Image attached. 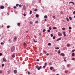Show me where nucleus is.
I'll return each mask as SVG.
<instances>
[{
  "instance_id": "nucleus-3",
  "label": "nucleus",
  "mask_w": 75,
  "mask_h": 75,
  "mask_svg": "<svg viewBox=\"0 0 75 75\" xmlns=\"http://www.w3.org/2000/svg\"><path fill=\"white\" fill-rule=\"evenodd\" d=\"M14 72L15 74H16L17 73V71L16 70H15L14 71Z\"/></svg>"
},
{
  "instance_id": "nucleus-6",
  "label": "nucleus",
  "mask_w": 75,
  "mask_h": 75,
  "mask_svg": "<svg viewBox=\"0 0 75 75\" xmlns=\"http://www.w3.org/2000/svg\"><path fill=\"white\" fill-rule=\"evenodd\" d=\"M61 56H62V57H64V56H65V54H64L63 53H62L61 54Z\"/></svg>"
},
{
  "instance_id": "nucleus-48",
  "label": "nucleus",
  "mask_w": 75,
  "mask_h": 75,
  "mask_svg": "<svg viewBox=\"0 0 75 75\" xmlns=\"http://www.w3.org/2000/svg\"><path fill=\"white\" fill-rule=\"evenodd\" d=\"M2 55V53H0V56H1Z\"/></svg>"
},
{
  "instance_id": "nucleus-28",
  "label": "nucleus",
  "mask_w": 75,
  "mask_h": 75,
  "mask_svg": "<svg viewBox=\"0 0 75 75\" xmlns=\"http://www.w3.org/2000/svg\"><path fill=\"white\" fill-rule=\"evenodd\" d=\"M32 14V11H30V14Z\"/></svg>"
},
{
  "instance_id": "nucleus-21",
  "label": "nucleus",
  "mask_w": 75,
  "mask_h": 75,
  "mask_svg": "<svg viewBox=\"0 0 75 75\" xmlns=\"http://www.w3.org/2000/svg\"><path fill=\"white\" fill-rule=\"evenodd\" d=\"M23 45H25V46H27V44H26V43H24L23 44Z\"/></svg>"
},
{
  "instance_id": "nucleus-29",
  "label": "nucleus",
  "mask_w": 75,
  "mask_h": 75,
  "mask_svg": "<svg viewBox=\"0 0 75 75\" xmlns=\"http://www.w3.org/2000/svg\"><path fill=\"white\" fill-rule=\"evenodd\" d=\"M36 68H37V69H38V68H39L38 66H36Z\"/></svg>"
},
{
  "instance_id": "nucleus-37",
  "label": "nucleus",
  "mask_w": 75,
  "mask_h": 75,
  "mask_svg": "<svg viewBox=\"0 0 75 75\" xmlns=\"http://www.w3.org/2000/svg\"><path fill=\"white\" fill-rule=\"evenodd\" d=\"M22 6V5H21L20 4L19 6V7H21Z\"/></svg>"
},
{
  "instance_id": "nucleus-13",
  "label": "nucleus",
  "mask_w": 75,
  "mask_h": 75,
  "mask_svg": "<svg viewBox=\"0 0 75 75\" xmlns=\"http://www.w3.org/2000/svg\"><path fill=\"white\" fill-rule=\"evenodd\" d=\"M34 11H38V9H35L34 10Z\"/></svg>"
},
{
  "instance_id": "nucleus-14",
  "label": "nucleus",
  "mask_w": 75,
  "mask_h": 75,
  "mask_svg": "<svg viewBox=\"0 0 75 75\" xmlns=\"http://www.w3.org/2000/svg\"><path fill=\"white\" fill-rule=\"evenodd\" d=\"M72 56L73 57H74V56H75V54L74 53H73L72 54Z\"/></svg>"
},
{
  "instance_id": "nucleus-7",
  "label": "nucleus",
  "mask_w": 75,
  "mask_h": 75,
  "mask_svg": "<svg viewBox=\"0 0 75 75\" xmlns=\"http://www.w3.org/2000/svg\"><path fill=\"white\" fill-rule=\"evenodd\" d=\"M61 40V38H59V39H57V41H59V40Z\"/></svg>"
},
{
  "instance_id": "nucleus-42",
  "label": "nucleus",
  "mask_w": 75,
  "mask_h": 75,
  "mask_svg": "<svg viewBox=\"0 0 75 75\" xmlns=\"http://www.w3.org/2000/svg\"><path fill=\"white\" fill-rule=\"evenodd\" d=\"M33 41L35 42H37V41H35V39H34Z\"/></svg>"
},
{
  "instance_id": "nucleus-17",
  "label": "nucleus",
  "mask_w": 75,
  "mask_h": 75,
  "mask_svg": "<svg viewBox=\"0 0 75 75\" xmlns=\"http://www.w3.org/2000/svg\"><path fill=\"white\" fill-rule=\"evenodd\" d=\"M70 66V65L68 64L67 65V68H69V67Z\"/></svg>"
},
{
  "instance_id": "nucleus-62",
  "label": "nucleus",
  "mask_w": 75,
  "mask_h": 75,
  "mask_svg": "<svg viewBox=\"0 0 75 75\" xmlns=\"http://www.w3.org/2000/svg\"><path fill=\"white\" fill-rule=\"evenodd\" d=\"M73 14H75V11H74L73 13Z\"/></svg>"
},
{
  "instance_id": "nucleus-58",
  "label": "nucleus",
  "mask_w": 75,
  "mask_h": 75,
  "mask_svg": "<svg viewBox=\"0 0 75 75\" xmlns=\"http://www.w3.org/2000/svg\"><path fill=\"white\" fill-rule=\"evenodd\" d=\"M1 73H2V71H0V74H1Z\"/></svg>"
},
{
  "instance_id": "nucleus-10",
  "label": "nucleus",
  "mask_w": 75,
  "mask_h": 75,
  "mask_svg": "<svg viewBox=\"0 0 75 75\" xmlns=\"http://www.w3.org/2000/svg\"><path fill=\"white\" fill-rule=\"evenodd\" d=\"M69 3H70V4L72 3V4H73L74 5V4H74V2H72V1L70 2Z\"/></svg>"
},
{
  "instance_id": "nucleus-47",
  "label": "nucleus",
  "mask_w": 75,
  "mask_h": 75,
  "mask_svg": "<svg viewBox=\"0 0 75 75\" xmlns=\"http://www.w3.org/2000/svg\"><path fill=\"white\" fill-rule=\"evenodd\" d=\"M17 8V7H16V6H14L13 7V8Z\"/></svg>"
},
{
  "instance_id": "nucleus-54",
  "label": "nucleus",
  "mask_w": 75,
  "mask_h": 75,
  "mask_svg": "<svg viewBox=\"0 0 75 75\" xmlns=\"http://www.w3.org/2000/svg\"><path fill=\"white\" fill-rule=\"evenodd\" d=\"M14 39L15 40H17V38L16 37H15Z\"/></svg>"
},
{
  "instance_id": "nucleus-61",
  "label": "nucleus",
  "mask_w": 75,
  "mask_h": 75,
  "mask_svg": "<svg viewBox=\"0 0 75 75\" xmlns=\"http://www.w3.org/2000/svg\"><path fill=\"white\" fill-rule=\"evenodd\" d=\"M39 35H41V33H39Z\"/></svg>"
},
{
  "instance_id": "nucleus-1",
  "label": "nucleus",
  "mask_w": 75,
  "mask_h": 75,
  "mask_svg": "<svg viewBox=\"0 0 75 75\" xmlns=\"http://www.w3.org/2000/svg\"><path fill=\"white\" fill-rule=\"evenodd\" d=\"M58 35L59 36V37H61L62 35V34L61 33L59 32L58 33Z\"/></svg>"
},
{
  "instance_id": "nucleus-15",
  "label": "nucleus",
  "mask_w": 75,
  "mask_h": 75,
  "mask_svg": "<svg viewBox=\"0 0 75 75\" xmlns=\"http://www.w3.org/2000/svg\"><path fill=\"white\" fill-rule=\"evenodd\" d=\"M36 17L37 18H38V15L37 14L36 15Z\"/></svg>"
},
{
  "instance_id": "nucleus-25",
  "label": "nucleus",
  "mask_w": 75,
  "mask_h": 75,
  "mask_svg": "<svg viewBox=\"0 0 75 75\" xmlns=\"http://www.w3.org/2000/svg\"><path fill=\"white\" fill-rule=\"evenodd\" d=\"M4 64H2V67H4Z\"/></svg>"
},
{
  "instance_id": "nucleus-55",
  "label": "nucleus",
  "mask_w": 75,
  "mask_h": 75,
  "mask_svg": "<svg viewBox=\"0 0 75 75\" xmlns=\"http://www.w3.org/2000/svg\"><path fill=\"white\" fill-rule=\"evenodd\" d=\"M44 52L45 54H46V53H47V52H46V51H45Z\"/></svg>"
},
{
  "instance_id": "nucleus-38",
  "label": "nucleus",
  "mask_w": 75,
  "mask_h": 75,
  "mask_svg": "<svg viewBox=\"0 0 75 75\" xmlns=\"http://www.w3.org/2000/svg\"><path fill=\"white\" fill-rule=\"evenodd\" d=\"M48 45H51V43H49L48 44Z\"/></svg>"
},
{
  "instance_id": "nucleus-60",
  "label": "nucleus",
  "mask_w": 75,
  "mask_h": 75,
  "mask_svg": "<svg viewBox=\"0 0 75 75\" xmlns=\"http://www.w3.org/2000/svg\"><path fill=\"white\" fill-rule=\"evenodd\" d=\"M45 21H47V19H45Z\"/></svg>"
},
{
  "instance_id": "nucleus-27",
  "label": "nucleus",
  "mask_w": 75,
  "mask_h": 75,
  "mask_svg": "<svg viewBox=\"0 0 75 75\" xmlns=\"http://www.w3.org/2000/svg\"><path fill=\"white\" fill-rule=\"evenodd\" d=\"M46 31V30L45 29H44L43 30V33H44V32H45V31Z\"/></svg>"
},
{
  "instance_id": "nucleus-51",
  "label": "nucleus",
  "mask_w": 75,
  "mask_h": 75,
  "mask_svg": "<svg viewBox=\"0 0 75 75\" xmlns=\"http://www.w3.org/2000/svg\"><path fill=\"white\" fill-rule=\"evenodd\" d=\"M45 68V66H44L42 68Z\"/></svg>"
},
{
  "instance_id": "nucleus-20",
  "label": "nucleus",
  "mask_w": 75,
  "mask_h": 75,
  "mask_svg": "<svg viewBox=\"0 0 75 75\" xmlns=\"http://www.w3.org/2000/svg\"><path fill=\"white\" fill-rule=\"evenodd\" d=\"M69 18L70 20H72V18L71 16L69 17Z\"/></svg>"
},
{
  "instance_id": "nucleus-32",
  "label": "nucleus",
  "mask_w": 75,
  "mask_h": 75,
  "mask_svg": "<svg viewBox=\"0 0 75 75\" xmlns=\"http://www.w3.org/2000/svg\"><path fill=\"white\" fill-rule=\"evenodd\" d=\"M1 45H4V43H3V42H1Z\"/></svg>"
},
{
  "instance_id": "nucleus-8",
  "label": "nucleus",
  "mask_w": 75,
  "mask_h": 75,
  "mask_svg": "<svg viewBox=\"0 0 75 75\" xmlns=\"http://www.w3.org/2000/svg\"><path fill=\"white\" fill-rule=\"evenodd\" d=\"M3 61H5V62H6V59L4 58H3Z\"/></svg>"
},
{
  "instance_id": "nucleus-52",
  "label": "nucleus",
  "mask_w": 75,
  "mask_h": 75,
  "mask_svg": "<svg viewBox=\"0 0 75 75\" xmlns=\"http://www.w3.org/2000/svg\"><path fill=\"white\" fill-rule=\"evenodd\" d=\"M46 55H47V56H48V55H49V54L47 53L46 54Z\"/></svg>"
},
{
  "instance_id": "nucleus-26",
  "label": "nucleus",
  "mask_w": 75,
  "mask_h": 75,
  "mask_svg": "<svg viewBox=\"0 0 75 75\" xmlns=\"http://www.w3.org/2000/svg\"><path fill=\"white\" fill-rule=\"evenodd\" d=\"M47 31L48 32V33H50V32H51L50 30H47Z\"/></svg>"
},
{
  "instance_id": "nucleus-35",
  "label": "nucleus",
  "mask_w": 75,
  "mask_h": 75,
  "mask_svg": "<svg viewBox=\"0 0 75 75\" xmlns=\"http://www.w3.org/2000/svg\"><path fill=\"white\" fill-rule=\"evenodd\" d=\"M35 23H38V21H36L35 22Z\"/></svg>"
},
{
  "instance_id": "nucleus-11",
  "label": "nucleus",
  "mask_w": 75,
  "mask_h": 75,
  "mask_svg": "<svg viewBox=\"0 0 75 75\" xmlns=\"http://www.w3.org/2000/svg\"><path fill=\"white\" fill-rule=\"evenodd\" d=\"M57 28L56 27H54L53 28V29L54 30H56Z\"/></svg>"
},
{
  "instance_id": "nucleus-45",
  "label": "nucleus",
  "mask_w": 75,
  "mask_h": 75,
  "mask_svg": "<svg viewBox=\"0 0 75 75\" xmlns=\"http://www.w3.org/2000/svg\"><path fill=\"white\" fill-rule=\"evenodd\" d=\"M69 30H71V27H69Z\"/></svg>"
},
{
  "instance_id": "nucleus-64",
  "label": "nucleus",
  "mask_w": 75,
  "mask_h": 75,
  "mask_svg": "<svg viewBox=\"0 0 75 75\" xmlns=\"http://www.w3.org/2000/svg\"><path fill=\"white\" fill-rule=\"evenodd\" d=\"M11 41L10 40H8V41L10 42Z\"/></svg>"
},
{
  "instance_id": "nucleus-5",
  "label": "nucleus",
  "mask_w": 75,
  "mask_h": 75,
  "mask_svg": "<svg viewBox=\"0 0 75 75\" xmlns=\"http://www.w3.org/2000/svg\"><path fill=\"white\" fill-rule=\"evenodd\" d=\"M62 33L63 34L64 37H66V35L65 34V32H63Z\"/></svg>"
},
{
  "instance_id": "nucleus-57",
  "label": "nucleus",
  "mask_w": 75,
  "mask_h": 75,
  "mask_svg": "<svg viewBox=\"0 0 75 75\" xmlns=\"http://www.w3.org/2000/svg\"><path fill=\"white\" fill-rule=\"evenodd\" d=\"M64 61H65V62H66V59H64Z\"/></svg>"
},
{
  "instance_id": "nucleus-34",
  "label": "nucleus",
  "mask_w": 75,
  "mask_h": 75,
  "mask_svg": "<svg viewBox=\"0 0 75 75\" xmlns=\"http://www.w3.org/2000/svg\"><path fill=\"white\" fill-rule=\"evenodd\" d=\"M62 30H65V28H62Z\"/></svg>"
},
{
  "instance_id": "nucleus-36",
  "label": "nucleus",
  "mask_w": 75,
  "mask_h": 75,
  "mask_svg": "<svg viewBox=\"0 0 75 75\" xmlns=\"http://www.w3.org/2000/svg\"><path fill=\"white\" fill-rule=\"evenodd\" d=\"M47 64V63H45V66H46Z\"/></svg>"
},
{
  "instance_id": "nucleus-16",
  "label": "nucleus",
  "mask_w": 75,
  "mask_h": 75,
  "mask_svg": "<svg viewBox=\"0 0 75 75\" xmlns=\"http://www.w3.org/2000/svg\"><path fill=\"white\" fill-rule=\"evenodd\" d=\"M33 23V21H31L30 22V24H32Z\"/></svg>"
},
{
  "instance_id": "nucleus-43",
  "label": "nucleus",
  "mask_w": 75,
  "mask_h": 75,
  "mask_svg": "<svg viewBox=\"0 0 75 75\" xmlns=\"http://www.w3.org/2000/svg\"><path fill=\"white\" fill-rule=\"evenodd\" d=\"M19 4H17L16 5V7H18L19 6Z\"/></svg>"
},
{
  "instance_id": "nucleus-30",
  "label": "nucleus",
  "mask_w": 75,
  "mask_h": 75,
  "mask_svg": "<svg viewBox=\"0 0 75 75\" xmlns=\"http://www.w3.org/2000/svg\"><path fill=\"white\" fill-rule=\"evenodd\" d=\"M53 18H54V19H55V18H56L55 17V16H53Z\"/></svg>"
},
{
  "instance_id": "nucleus-31",
  "label": "nucleus",
  "mask_w": 75,
  "mask_h": 75,
  "mask_svg": "<svg viewBox=\"0 0 75 75\" xmlns=\"http://www.w3.org/2000/svg\"><path fill=\"white\" fill-rule=\"evenodd\" d=\"M67 47H70V44H68L67 45Z\"/></svg>"
},
{
  "instance_id": "nucleus-23",
  "label": "nucleus",
  "mask_w": 75,
  "mask_h": 75,
  "mask_svg": "<svg viewBox=\"0 0 75 75\" xmlns=\"http://www.w3.org/2000/svg\"><path fill=\"white\" fill-rule=\"evenodd\" d=\"M49 30H51V29H52V28H51V26L49 27Z\"/></svg>"
},
{
  "instance_id": "nucleus-44",
  "label": "nucleus",
  "mask_w": 75,
  "mask_h": 75,
  "mask_svg": "<svg viewBox=\"0 0 75 75\" xmlns=\"http://www.w3.org/2000/svg\"><path fill=\"white\" fill-rule=\"evenodd\" d=\"M7 28H10V26L9 25H8L7 26Z\"/></svg>"
},
{
  "instance_id": "nucleus-39",
  "label": "nucleus",
  "mask_w": 75,
  "mask_h": 75,
  "mask_svg": "<svg viewBox=\"0 0 75 75\" xmlns=\"http://www.w3.org/2000/svg\"><path fill=\"white\" fill-rule=\"evenodd\" d=\"M61 53V51L60 50H59L58 54H60Z\"/></svg>"
},
{
  "instance_id": "nucleus-40",
  "label": "nucleus",
  "mask_w": 75,
  "mask_h": 75,
  "mask_svg": "<svg viewBox=\"0 0 75 75\" xmlns=\"http://www.w3.org/2000/svg\"><path fill=\"white\" fill-rule=\"evenodd\" d=\"M55 37L54 36V37H53V40L55 39Z\"/></svg>"
},
{
  "instance_id": "nucleus-12",
  "label": "nucleus",
  "mask_w": 75,
  "mask_h": 75,
  "mask_svg": "<svg viewBox=\"0 0 75 75\" xmlns=\"http://www.w3.org/2000/svg\"><path fill=\"white\" fill-rule=\"evenodd\" d=\"M41 68V66H40V67H38V70H40Z\"/></svg>"
},
{
  "instance_id": "nucleus-19",
  "label": "nucleus",
  "mask_w": 75,
  "mask_h": 75,
  "mask_svg": "<svg viewBox=\"0 0 75 75\" xmlns=\"http://www.w3.org/2000/svg\"><path fill=\"white\" fill-rule=\"evenodd\" d=\"M55 49H56V50H59V47H55Z\"/></svg>"
},
{
  "instance_id": "nucleus-33",
  "label": "nucleus",
  "mask_w": 75,
  "mask_h": 75,
  "mask_svg": "<svg viewBox=\"0 0 75 75\" xmlns=\"http://www.w3.org/2000/svg\"><path fill=\"white\" fill-rule=\"evenodd\" d=\"M66 19L67 21H69V18H66Z\"/></svg>"
},
{
  "instance_id": "nucleus-46",
  "label": "nucleus",
  "mask_w": 75,
  "mask_h": 75,
  "mask_svg": "<svg viewBox=\"0 0 75 75\" xmlns=\"http://www.w3.org/2000/svg\"><path fill=\"white\" fill-rule=\"evenodd\" d=\"M17 25H20V23H18Z\"/></svg>"
},
{
  "instance_id": "nucleus-53",
  "label": "nucleus",
  "mask_w": 75,
  "mask_h": 75,
  "mask_svg": "<svg viewBox=\"0 0 75 75\" xmlns=\"http://www.w3.org/2000/svg\"><path fill=\"white\" fill-rule=\"evenodd\" d=\"M28 74H30V72L29 71H28Z\"/></svg>"
},
{
  "instance_id": "nucleus-50",
  "label": "nucleus",
  "mask_w": 75,
  "mask_h": 75,
  "mask_svg": "<svg viewBox=\"0 0 75 75\" xmlns=\"http://www.w3.org/2000/svg\"><path fill=\"white\" fill-rule=\"evenodd\" d=\"M72 60H73V61H74V60H75V58H72Z\"/></svg>"
},
{
  "instance_id": "nucleus-24",
  "label": "nucleus",
  "mask_w": 75,
  "mask_h": 75,
  "mask_svg": "<svg viewBox=\"0 0 75 75\" xmlns=\"http://www.w3.org/2000/svg\"><path fill=\"white\" fill-rule=\"evenodd\" d=\"M75 52V50H73L72 51H71V52Z\"/></svg>"
},
{
  "instance_id": "nucleus-9",
  "label": "nucleus",
  "mask_w": 75,
  "mask_h": 75,
  "mask_svg": "<svg viewBox=\"0 0 75 75\" xmlns=\"http://www.w3.org/2000/svg\"><path fill=\"white\" fill-rule=\"evenodd\" d=\"M47 17H48V16L47 15L45 16L44 17V18H47Z\"/></svg>"
},
{
  "instance_id": "nucleus-41",
  "label": "nucleus",
  "mask_w": 75,
  "mask_h": 75,
  "mask_svg": "<svg viewBox=\"0 0 75 75\" xmlns=\"http://www.w3.org/2000/svg\"><path fill=\"white\" fill-rule=\"evenodd\" d=\"M51 37H53V34H51Z\"/></svg>"
},
{
  "instance_id": "nucleus-59",
  "label": "nucleus",
  "mask_w": 75,
  "mask_h": 75,
  "mask_svg": "<svg viewBox=\"0 0 75 75\" xmlns=\"http://www.w3.org/2000/svg\"><path fill=\"white\" fill-rule=\"evenodd\" d=\"M65 73H66V74H67V71H65Z\"/></svg>"
},
{
  "instance_id": "nucleus-22",
  "label": "nucleus",
  "mask_w": 75,
  "mask_h": 75,
  "mask_svg": "<svg viewBox=\"0 0 75 75\" xmlns=\"http://www.w3.org/2000/svg\"><path fill=\"white\" fill-rule=\"evenodd\" d=\"M12 57L13 58H14V57H15V55H14V54H13L12 55Z\"/></svg>"
},
{
  "instance_id": "nucleus-49",
  "label": "nucleus",
  "mask_w": 75,
  "mask_h": 75,
  "mask_svg": "<svg viewBox=\"0 0 75 75\" xmlns=\"http://www.w3.org/2000/svg\"><path fill=\"white\" fill-rule=\"evenodd\" d=\"M23 16H26V15L24 13V14H23Z\"/></svg>"
},
{
  "instance_id": "nucleus-18",
  "label": "nucleus",
  "mask_w": 75,
  "mask_h": 75,
  "mask_svg": "<svg viewBox=\"0 0 75 75\" xmlns=\"http://www.w3.org/2000/svg\"><path fill=\"white\" fill-rule=\"evenodd\" d=\"M52 69H53V67H50V69L51 70H52Z\"/></svg>"
},
{
  "instance_id": "nucleus-56",
  "label": "nucleus",
  "mask_w": 75,
  "mask_h": 75,
  "mask_svg": "<svg viewBox=\"0 0 75 75\" xmlns=\"http://www.w3.org/2000/svg\"><path fill=\"white\" fill-rule=\"evenodd\" d=\"M37 61H40V60H39V59H37Z\"/></svg>"
},
{
  "instance_id": "nucleus-63",
  "label": "nucleus",
  "mask_w": 75,
  "mask_h": 75,
  "mask_svg": "<svg viewBox=\"0 0 75 75\" xmlns=\"http://www.w3.org/2000/svg\"><path fill=\"white\" fill-rule=\"evenodd\" d=\"M26 33H28V31H26Z\"/></svg>"
},
{
  "instance_id": "nucleus-4",
  "label": "nucleus",
  "mask_w": 75,
  "mask_h": 75,
  "mask_svg": "<svg viewBox=\"0 0 75 75\" xmlns=\"http://www.w3.org/2000/svg\"><path fill=\"white\" fill-rule=\"evenodd\" d=\"M14 50H15V49L14 47H12L11 49V51L12 52H13L14 51Z\"/></svg>"
},
{
  "instance_id": "nucleus-2",
  "label": "nucleus",
  "mask_w": 75,
  "mask_h": 75,
  "mask_svg": "<svg viewBox=\"0 0 75 75\" xmlns=\"http://www.w3.org/2000/svg\"><path fill=\"white\" fill-rule=\"evenodd\" d=\"M0 8L1 9H4V6H1L0 7Z\"/></svg>"
}]
</instances>
